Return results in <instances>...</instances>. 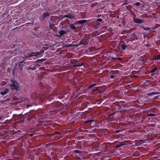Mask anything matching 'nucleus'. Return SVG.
<instances>
[{
  "instance_id": "nucleus-22",
  "label": "nucleus",
  "mask_w": 160,
  "mask_h": 160,
  "mask_svg": "<svg viewBox=\"0 0 160 160\" xmlns=\"http://www.w3.org/2000/svg\"><path fill=\"white\" fill-rule=\"evenodd\" d=\"M127 46L126 45H122V50H124L126 49Z\"/></svg>"
},
{
  "instance_id": "nucleus-50",
  "label": "nucleus",
  "mask_w": 160,
  "mask_h": 160,
  "mask_svg": "<svg viewBox=\"0 0 160 160\" xmlns=\"http://www.w3.org/2000/svg\"><path fill=\"white\" fill-rule=\"evenodd\" d=\"M15 46V45H14V46H13V47H14V46Z\"/></svg>"
},
{
  "instance_id": "nucleus-5",
  "label": "nucleus",
  "mask_w": 160,
  "mask_h": 160,
  "mask_svg": "<svg viewBox=\"0 0 160 160\" xmlns=\"http://www.w3.org/2000/svg\"><path fill=\"white\" fill-rule=\"evenodd\" d=\"M124 103L125 102L124 101L119 102H115L114 104L115 105L118 107L123 106L124 107Z\"/></svg>"
},
{
  "instance_id": "nucleus-40",
  "label": "nucleus",
  "mask_w": 160,
  "mask_h": 160,
  "mask_svg": "<svg viewBox=\"0 0 160 160\" xmlns=\"http://www.w3.org/2000/svg\"><path fill=\"white\" fill-rule=\"evenodd\" d=\"M96 145L97 146H98L99 145V144L98 143H96Z\"/></svg>"
},
{
  "instance_id": "nucleus-29",
  "label": "nucleus",
  "mask_w": 160,
  "mask_h": 160,
  "mask_svg": "<svg viewBox=\"0 0 160 160\" xmlns=\"http://www.w3.org/2000/svg\"><path fill=\"white\" fill-rule=\"evenodd\" d=\"M97 21L98 22H102V20L101 18H98L97 20Z\"/></svg>"
},
{
  "instance_id": "nucleus-34",
  "label": "nucleus",
  "mask_w": 160,
  "mask_h": 160,
  "mask_svg": "<svg viewBox=\"0 0 160 160\" xmlns=\"http://www.w3.org/2000/svg\"><path fill=\"white\" fill-rule=\"evenodd\" d=\"M96 88H95V89L93 88L92 89V91L93 92H94L95 91H96Z\"/></svg>"
},
{
  "instance_id": "nucleus-18",
  "label": "nucleus",
  "mask_w": 160,
  "mask_h": 160,
  "mask_svg": "<svg viewBox=\"0 0 160 160\" xmlns=\"http://www.w3.org/2000/svg\"><path fill=\"white\" fill-rule=\"evenodd\" d=\"M158 93L157 92H151L148 94V95L149 96L158 94Z\"/></svg>"
},
{
  "instance_id": "nucleus-1",
  "label": "nucleus",
  "mask_w": 160,
  "mask_h": 160,
  "mask_svg": "<svg viewBox=\"0 0 160 160\" xmlns=\"http://www.w3.org/2000/svg\"><path fill=\"white\" fill-rule=\"evenodd\" d=\"M50 107V110L49 111L52 112L50 114L51 115L56 114L59 109V106L57 103L52 104Z\"/></svg>"
},
{
  "instance_id": "nucleus-28",
  "label": "nucleus",
  "mask_w": 160,
  "mask_h": 160,
  "mask_svg": "<svg viewBox=\"0 0 160 160\" xmlns=\"http://www.w3.org/2000/svg\"><path fill=\"white\" fill-rule=\"evenodd\" d=\"M12 71V76H14V73H15V72H14V71Z\"/></svg>"
},
{
  "instance_id": "nucleus-13",
  "label": "nucleus",
  "mask_w": 160,
  "mask_h": 160,
  "mask_svg": "<svg viewBox=\"0 0 160 160\" xmlns=\"http://www.w3.org/2000/svg\"><path fill=\"white\" fill-rule=\"evenodd\" d=\"M50 16V14L48 12L44 13L43 14V19H44Z\"/></svg>"
},
{
  "instance_id": "nucleus-21",
  "label": "nucleus",
  "mask_w": 160,
  "mask_h": 160,
  "mask_svg": "<svg viewBox=\"0 0 160 160\" xmlns=\"http://www.w3.org/2000/svg\"><path fill=\"white\" fill-rule=\"evenodd\" d=\"M88 40H86L85 42H81V44H83V45H86L88 44Z\"/></svg>"
},
{
  "instance_id": "nucleus-15",
  "label": "nucleus",
  "mask_w": 160,
  "mask_h": 160,
  "mask_svg": "<svg viewBox=\"0 0 160 160\" xmlns=\"http://www.w3.org/2000/svg\"><path fill=\"white\" fill-rule=\"evenodd\" d=\"M135 22L136 23H141L143 22V21L142 20L139 19H138L136 21H135Z\"/></svg>"
},
{
  "instance_id": "nucleus-44",
  "label": "nucleus",
  "mask_w": 160,
  "mask_h": 160,
  "mask_svg": "<svg viewBox=\"0 0 160 160\" xmlns=\"http://www.w3.org/2000/svg\"><path fill=\"white\" fill-rule=\"evenodd\" d=\"M8 72H9V73H10V71H9V70H8Z\"/></svg>"
},
{
  "instance_id": "nucleus-2",
  "label": "nucleus",
  "mask_w": 160,
  "mask_h": 160,
  "mask_svg": "<svg viewBox=\"0 0 160 160\" xmlns=\"http://www.w3.org/2000/svg\"><path fill=\"white\" fill-rule=\"evenodd\" d=\"M11 81L12 82V83L10 84V87L11 88V89L12 90H18L19 88V84L17 82L14 81L13 79H12Z\"/></svg>"
},
{
  "instance_id": "nucleus-43",
  "label": "nucleus",
  "mask_w": 160,
  "mask_h": 160,
  "mask_svg": "<svg viewBox=\"0 0 160 160\" xmlns=\"http://www.w3.org/2000/svg\"><path fill=\"white\" fill-rule=\"evenodd\" d=\"M156 69H157V68H154L153 69H152V70H156Z\"/></svg>"
},
{
  "instance_id": "nucleus-25",
  "label": "nucleus",
  "mask_w": 160,
  "mask_h": 160,
  "mask_svg": "<svg viewBox=\"0 0 160 160\" xmlns=\"http://www.w3.org/2000/svg\"><path fill=\"white\" fill-rule=\"evenodd\" d=\"M58 134L59 135H61V134H60V133L57 132H56L55 133H53V134H52L51 135H54L55 134Z\"/></svg>"
},
{
  "instance_id": "nucleus-23",
  "label": "nucleus",
  "mask_w": 160,
  "mask_h": 160,
  "mask_svg": "<svg viewBox=\"0 0 160 160\" xmlns=\"http://www.w3.org/2000/svg\"><path fill=\"white\" fill-rule=\"evenodd\" d=\"M95 85H96V84H93L91 85H90L89 87V88H92L94 86H95Z\"/></svg>"
},
{
  "instance_id": "nucleus-10",
  "label": "nucleus",
  "mask_w": 160,
  "mask_h": 160,
  "mask_svg": "<svg viewBox=\"0 0 160 160\" xmlns=\"http://www.w3.org/2000/svg\"><path fill=\"white\" fill-rule=\"evenodd\" d=\"M52 17L51 18L50 22H49V26L51 28L53 27L55 25L54 24V21H51V19H52Z\"/></svg>"
},
{
  "instance_id": "nucleus-30",
  "label": "nucleus",
  "mask_w": 160,
  "mask_h": 160,
  "mask_svg": "<svg viewBox=\"0 0 160 160\" xmlns=\"http://www.w3.org/2000/svg\"><path fill=\"white\" fill-rule=\"evenodd\" d=\"M148 116H154V115L152 114H148Z\"/></svg>"
},
{
  "instance_id": "nucleus-32",
  "label": "nucleus",
  "mask_w": 160,
  "mask_h": 160,
  "mask_svg": "<svg viewBox=\"0 0 160 160\" xmlns=\"http://www.w3.org/2000/svg\"><path fill=\"white\" fill-rule=\"evenodd\" d=\"M140 76V75H139V74H138V75H134V76H133V77H139Z\"/></svg>"
},
{
  "instance_id": "nucleus-20",
  "label": "nucleus",
  "mask_w": 160,
  "mask_h": 160,
  "mask_svg": "<svg viewBox=\"0 0 160 160\" xmlns=\"http://www.w3.org/2000/svg\"><path fill=\"white\" fill-rule=\"evenodd\" d=\"M17 118L19 119L22 118L23 117V116L22 114H20V115L17 116Z\"/></svg>"
},
{
  "instance_id": "nucleus-19",
  "label": "nucleus",
  "mask_w": 160,
  "mask_h": 160,
  "mask_svg": "<svg viewBox=\"0 0 160 160\" xmlns=\"http://www.w3.org/2000/svg\"><path fill=\"white\" fill-rule=\"evenodd\" d=\"M159 59H160V55H157L154 57V59L155 60H158Z\"/></svg>"
},
{
  "instance_id": "nucleus-46",
  "label": "nucleus",
  "mask_w": 160,
  "mask_h": 160,
  "mask_svg": "<svg viewBox=\"0 0 160 160\" xmlns=\"http://www.w3.org/2000/svg\"><path fill=\"white\" fill-rule=\"evenodd\" d=\"M75 152H78V151L76 150V151H75Z\"/></svg>"
},
{
  "instance_id": "nucleus-45",
  "label": "nucleus",
  "mask_w": 160,
  "mask_h": 160,
  "mask_svg": "<svg viewBox=\"0 0 160 160\" xmlns=\"http://www.w3.org/2000/svg\"><path fill=\"white\" fill-rule=\"evenodd\" d=\"M118 59H121V58H118Z\"/></svg>"
},
{
  "instance_id": "nucleus-49",
  "label": "nucleus",
  "mask_w": 160,
  "mask_h": 160,
  "mask_svg": "<svg viewBox=\"0 0 160 160\" xmlns=\"http://www.w3.org/2000/svg\"><path fill=\"white\" fill-rule=\"evenodd\" d=\"M41 84H42V83H40V85H41Z\"/></svg>"
},
{
  "instance_id": "nucleus-4",
  "label": "nucleus",
  "mask_w": 160,
  "mask_h": 160,
  "mask_svg": "<svg viewBox=\"0 0 160 160\" xmlns=\"http://www.w3.org/2000/svg\"><path fill=\"white\" fill-rule=\"evenodd\" d=\"M40 54L41 53L40 52H32L30 54H25L24 55V56L26 58H28L33 56H38V55H40Z\"/></svg>"
},
{
  "instance_id": "nucleus-42",
  "label": "nucleus",
  "mask_w": 160,
  "mask_h": 160,
  "mask_svg": "<svg viewBox=\"0 0 160 160\" xmlns=\"http://www.w3.org/2000/svg\"><path fill=\"white\" fill-rule=\"evenodd\" d=\"M151 71V72H154L155 71H153V70H152V71Z\"/></svg>"
},
{
  "instance_id": "nucleus-41",
  "label": "nucleus",
  "mask_w": 160,
  "mask_h": 160,
  "mask_svg": "<svg viewBox=\"0 0 160 160\" xmlns=\"http://www.w3.org/2000/svg\"><path fill=\"white\" fill-rule=\"evenodd\" d=\"M45 60V59H41L40 60L41 61H43Z\"/></svg>"
},
{
  "instance_id": "nucleus-38",
  "label": "nucleus",
  "mask_w": 160,
  "mask_h": 160,
  "mask_svg": "<svg viewBox=\"0 0 160 160\" xmlns=\"http://www.w3.org/2000/svg\"><path fill=\"white\" fill-rule=\"evenodd\" d=\"M115 113V112H114L112 113V114H113V116L114 115V114Z\"/></svg>"
},
{
  "instance_id": "nucleus-51",
  "label": "nucleus",
  "mask_w": 160,
  "mask_h": 160,
  "mask_svg": "<svg viewBox=\"0 0 160 160\" xmlns=\"http://www.w3.org/2000/svg\"><path fill=\"white\" fill-rule=\"evenodd\" d=\"M82 64L83 65V63H82Z\"/></svg>"
},
{
  "instance_id": "nucleus-6",
  "label": "nucleus",
  "mask_w": 160,
  "mask_h": 160,
  "mask_svg": "<svg viewBox=\"0 0 160 160\" xmlns=\"http://www.w3.org/2000/svg\"><path fill=\"white\" fill-rule=\"evenodd\" d=\"M64 18H68L69 19H72L74 18V16L71 14H68V15H64L63 16L62 19H63Z\"/></svg>"
},
{
  "instance_id": "nucleus-35",
  "label": "nucleus",
  "mask_w": 160,
  "mask_h": 160,
  "mask_svg": "<svg viewBox=\"0 0 160 160\" xmlns=\"http://www.w3.org/2000/svg\"><path fill=\"white\" fill-rule=\"evenodd\" d=\"M8 100H1L0 101L1 102H5V101H7Z\"/></svg>"
},
{
  "instance_id": "nucleus-33",
  "label": "nucleus",
  "mask_w": 160,
  "mask_h": 160,
  "mask_svg": "<svg viewBox=\"0 0 160 160\" xmlns=\"http://www.w3.org/2000/svg\"><path fill=\"white\" fill-rule=\"evenodd\" d=\"M120 132V131L119 130H116L115 131V132L116 133H118V132Z\"/></svg>"
},
{
  "instance_id": "nucleus-7",
  "label": "nucleus",
  "mask_w": 160,
  "mask_h": 160,
  "mask_svg": "<svg viewBox=\"0 0 160 160\" xmlns=\"http://www.w3.org/2000/svg\"><path fill=\"white\" fill-rule=\"evenodd\" d=\"M44 96H45L46 98H48L49 99H52L54 98V96L53 95H51V94H50L49 95L47 94L43 95L42 97H44Z\"/></svg>"
},
{
  "instance_id": "nucleus-36",
  "label": "nucleus",
  "mask_w": 160,
  "mask_h": 160,
  "mask_svg": "<svg viewBox=\"0 0 160 160\" xmlns=\"http://www.w3.org/2000/svg\"><path fill=\"white\" fill-rule=\"evenodd\" d=\"M36 69V66H34L33 67V68H32V69L33 70L34 69Z\"/></svg>"
},
{
  "instance_id": "nucleus-48",
  "label": "nucleus",
  "mask_w": 160,
  "mask_h": 160,
  "mask_svg": "<svg viewBox=\"0 0 160 160\" xmlns=\"http://www.w3.org/2000/svg\"><path fill=\"white\" fill-rule=\"evenodd\" d=\"M32 134H31L30 136H32Z\"/></svg>"
},
{
  "instance_id": "nucleus-3",
  "label": "nucleus",
  "mask_w": 160,
  "mask_h": 160,
  "mask_svg": "<svg viewBox=\"0 0 160 160\" xmlns=\"http://www.w3.org/2000/svg\"><path fill=\"white\" fill-rule=\"evenodd\" d=\"M118 71H111L110 73L113 74V75H110V77L111 78L114 79V80L117 79L118 77L117 75H118Z\"/></svg>"
},
{
  "instance_id": "nucleus-37",
  "label": "nucleus",
  "mask_w": 160,
  "mask_h": 160,
  "mask_svg": "<svg viewBox=\"0 0 160 160\" xmlns=\"http://www.w3.org/2000/svg\"><path fill=\"white\" fill-rule=\"evenodd\" d=\"M113 116V114H112V113H111L110 115H109V116L110 117H111L112 116Z\"/></svg>"
},
{
  "instance_id": "nucleus-26",
  "label": "nucleus",
  "mask_w": 160,
  "mask_h": 160,
  "mask_svg": "<svg viewBox=\"0 0 160 160\" xmlns=\"http://www.w3.org/2000/svg\"><path fill=\"white\" fill-rule=\"evenodd\" d=\"M123 144H120V143L119 144H118L117 146V147H116V148H118L120 147H121V146H122Z\"/></svg>"
},
{
  "instance_id": "nucleus-11",
  "label": "nucleus",
  "mask_w": 160,
  "mask_h": 160,
  "mask_svg": "<svg viewBox=\"0 0 160 160\" xmlns=\"http://www.w3.org/2000/svg\"><path fill=\"white\" fill-rule=\"evenodd\" d=\"M9 92V90H8V89L7 88H6L5 91L3 92H0V93H1V94L3 95H5L6 94H7L8 92Z\"/></svg>"
},
{
  "instance_id": "nucleus-17",
  "label": "nucleus",
  "mask_w": 160,
  "mask_h": 160,
  "mask_svg": "<svg viewBox=\"0 0 160 160\" xmlns=\"http://www.w3.org/2000/svg\"><path fill=\"white\" fill-rule=\"evenodd\" d=\"M69 27L73 30H74L76 28L75 26L73 24H70Z\"/></svg>"
},
{
  "instance_id": "nucleus-12",
  "label": "nucleus",
  "mask_w": 160,
  "mask_h": 160,
  "mask_svg": "<svg viewBox=\"0 0 160 160\" xmlns=\"http://www.w3.org/2000/svg\"><path fill=\"white\" fill-rule=\"evenodd\" d=\"M59 33L60 35L58 36L60 37L62 35L65 34L66 33V32L64 30H61L59 31Z\"/></svg>"
},
{
  "instance_id": "nucleus-8",
  "label": "nucleus",
  "mask_w": 160,
  "mask_h": 160,
  "mask_svg": "<svg viewBox=\"0 0 160 160\" xmlns=\"http://www.w3.org/2000/svg\"><path fill=\"white\" fill-rule=\"evenodd\" d=\"M24 60H23L21 62H19V67L21 69H22V68L23 66L24 65L25 62H24Z\"/></svg>"
},
{
  "instance_id": "nucleus-14",
  "label": "nucleus",
  "mask_w": 160,
  "mask_h": 160,
  "mask_svg": "<svg viewBox=\"0 0 160 160\" xmlns=\"http://www.w3.org/2000/svg\"><path fill=\"white\" fill-rule=\"evenodd\" d=\"M86 22L87 20H82L78 21L77 22L80 24H82V23H86Z\"/></svg>"
},
{
  "instance_id": "nucleus-9",
  "label": "nucleus",
  "mask_w": 160,
  "mask_h": 160,
  "mask_svg": "<svg viewBox=\"0 0 160 160\" xmlns=\"http://www.w3.org/2000/svg\"><path fill=\"white\" fill-rule=\"evenodd\" d=\"M47 74L45 72H42L40 73H38V75L39 77H41L42 78V76L44 77L45 75H46Z\"/></svg>"
},
{
  "instance_id": "nucleus-39",
  "label": "nucleus",
  "mask_w": 160,
  "mask_h": 160,
  "mask_svg": "<svg viewBox=\"0 0 160 160\" xmlns=\"http://www.w3.org/2000/svg\"><path fill=\"white\" fill-rule=\"evenodd\" d=\"M115 113V112H114L112 113V114H113V116L114 115V114Z\"/></svg>"
},
{
  "instance_id": "nucleus-31",
  "label": "nucleus",
  "mask_w": 160,
  "mask_h": 160,
  "mask_svg": "<svg viewBox=\"0 0 160 160\" xmlns=\"http://www.w3.org/2000/svg\"><path fill=\"white\" fill-rule=\"evenodd\" d=\"M81 45V43H80L79 44L75 45L74 46H76V47H78V46H80Z\"/></svg>"
},
{
  "instance_id": "nucleus-47",
  "label": "nucleus",
  "mask_w": 160,
  "mask_h": 160,
  "mask_svg": "<svg viewBox=\"0 0 160 160\" xmlns=\"http://www.w3.org/2000/svg\"><path fill=\"white\" fill-rule=\"evenodd\" d=\"M28 24H29V23H26V25H28Z\"/></svg>"
},
{
  "instance_id": "nucleus-27",
  "label": "nucleus",
  "mask_w": 160,
  "mask_h": 160,
  "mask_svg": "<svg viewBox=\"0 0 160 160\" xmlns=\"http://www.w3.org/2000/svg\"><path fill=\"white\" fill-rule=\"evenodd\" d=\"M140 3L139 2H137L135 3L134 4L136 5L137 6H138L139 5Z\"/></svg>"
},
{
  "instance_id": "nucleus-24",
  "label": "nucleus",
  "mask_w": 160,
  "mask_h": 160,
  "mask_svg": "<svg viewBox=\"0 0 160 160\" xmlns=\"http://www.w3.org/2000/svg\"><path fill=\"white\" fill-rule=\"evenodd\" d=\"M143 28L145 30H149L150 29V28H148V27H143Z\"/></svg>"
},
{
  "instance_id": "nucleus-16",
  "label": "nucleus",
  "mask_w": 160,
  "mask_h": 160,
  "mask_svg": "<svg viewBox=\"0 0 160 160\" xmlns=\"http://www.w3.org/2000/svg\"><path fill=\"white\" fill-rule=\"evenodd\" d=\"M94 121L93 119H91L89 120H88L87 121H86L84 123L85 124H88V123H90L91 122H92L93 121Z\"/></svg>"
}]
</instances>
